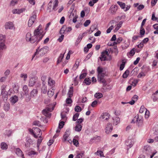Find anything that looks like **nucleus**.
I'll return each mask as SVG.
<instances>
[{
	"mask_svg": "<svg viewBox=\"0 0 158 158\" xmlns=\"http://www.w3.org/2000/svg\"><path fill=\"white\" fill-rule=\"evenodd\" d=\"M42 25H40L34 30V34L32 35L31 32H27L26 35L25 39L26 41L33 44H38L41 40L45 32H43L42 29Z\"/></svg>",
	"mask_w": 158,
	"mask_h": 158,
	"instance_id": "nucleus-1",
	"label": "nucleus"
},
{
	"mask_svg": "<svg viewBox=\"0 0 158 158\" xmlns=\"http://www.w3.org/2000/svg\"><path fill=\"white\" fill-rule=\"evenodd\" d=\"M29 131L35 138L38 137L40 134H42L41 130L37 127H33V129H29Z\"/></svg>",
	"mask_w": 158,
	"mask_h": 158,
	"instance_id": "nucleus-2",
	"label": "nucleus"
},
{
	"mask_svg": "<svg viewBox=\"0 0 158 158\" xmlns=\"http://www.w3.org/2000/svg\"><path fill=\"white\" fill-rule=\"evenodd\" d=\"M46 48H47V47H44L42 48L40 50H39V48L38 49H36V51L35 52L32 56V60L36 55L37 56L38 55V56L39 57V56H42L44 55L47 52L46 49Z\"/></svg>",
	"mask_w": 158,
	"mask_h": 158,
	"instance_id": "nucleus-3",
	"label": "nucleus"
},
{
	"mask_svg": "<svg viewBox=\"0 0 158 158\" xmlns=\"http://www.w3.org/2000/svg\"><path fill=\"white\" fill-rule=\"evenodd\" d=\"M58 4V0H55L53 3L51 1H50L48 4V8L49 9H51L52 7V10H56L57 9Z\"/></svg>",
	"mask_w": 158,
	"mask_h": 158,
	"instance_id": "nucleus-4",
	"label": "nucleus"
},
{
	"mask_svg": "<svg viewBox=\"0 0 158 158\" xmlns=\"http://www.w3.org/2000/svg\"><path fill=\"white\" fill-rule=\"evenodd\" d=\"M106 75V73L98 75V81L103 83L104 85H105L106 82V81L105 78V77Z\"/></svg>",
	"mask_w": 158,
	"mask_h": 158,
	"instance_id": "nucleus-5",
	"label": "nucleus"
},
{
	"mask_svg": "<svg viewBox=\"0 0 158 158\" xmlns=\"http://www.w3.org/2000/svg\"><path fill=\"white\" fill-rule=\"evenodd\" d=\"M36 18V15L35 13L33 14L31 16L29 19L28 23V25L29 27H31L35 21Z\"/></svg>",
	"mask_w": 158,
	"mask_h": 158,
	"instance_id": "nucleus-6",
	"label": "nucleus"
},
{
	"mask_svg": "<svg viewBox=\"0 0 158 158\" xmlns=\"http://www.w3.org/2000/svg\"><path fill=\"white\" fill-rule=\"evenodd\" d=\"M109 53L107 51L102 52L101 56L99 57L101 61H105L106 59V56H108Z\"/></svg>",
	"mask_w": 158,
	"mask_h": 158,
	"instance_id": "nucleus-7",
	"label": "nucleus"
},
{
	"mask_svg": "<svg viewBox=\"0 0 158 158\" xmlns=\"http://www.w3.org/2000/svg\"><path fill=\"white\" fill-rule=\"evenodd\" d=\"M50 108H46L45 109H44L42 111L43 114L45 116L49 117L51 116V114L50 113Z\"/></svg>",
	"mask_w": 158,
	"mask_h": 158,
	"instance_id": "nucleus-8",
	"label": "nucleus"
},
{
	"mask_svg": "<svg viewBox=\"0 0 158 158\" xmlns=\"http://www.w3.org/2000/svg\"><path fill=\"white\" fill-rule=\"evenodd\" d=\"M37 80V78L34 77L31 78L29 80V85L30 86H33L35 84Z\"/></svg>",
	"mask_w": 158,
	"mask_h": 158,
	"instance_id": "nucleus-9",
	"label": "nucleus"
},
{
	"mask_svg": "<svg viewBox=\"0 0 158 158\" xmlns=\"http://www.w3.org/2000/svg\"><path fill=\"white\" fill-rule=\"evenodd\" d=\"M113 130L112 125L111 123H108L106 127V134H109L110 132Z\"/></svg>",
	"mask_w": 158,
	"mask_h": 158,
	"instance_id": "nucleus-10",
	"label": "nucleus"
},
{
	"mask_svg": "<svg viewBox=\"0 0 158 158\" xmlns=\"http://www.w3.org/2000/svg\"><path fill=\"white\" fill-rule=\"evenodd\" d=\"M1 94L2 95V97L3 100L6 101L8 99V96L7 93L5 89H3L2 90Z\"/></svg>",
	"mask_w": 158,
	"mask_h": 158,
	"instance_id": "nucleus-11",
	"label": "nucleus"
},
{
	"mask_svg": "<svg viewBox=\"0 0 158 158\" xmlns=\"http://www.w3.org/2000/svg\"><path fill=\"white\" fill-rule=\"evenodd\" d=\"M110 114L108 113H104L101 115V118L103 120V121L107 120L109 118Z\"/></svg>",
	"mask_w": 158,
	"mask_h": 158,
	"instance_id": "nucleus-12",
	"label": "nucleus"
},
{
	"mask_svg": "<svg viewBox=\"0 0 158 158\" xmlns=\"http://www.w3.org/2000/svg\"><path fill=\"white\" fill-rule=\"evenodd\" d=\"M26 143L25 144V146L26 147H29L30 144H32L33 143V141L32 139L30 138L27 137L26 138Z\"/></svg>",
	"mask_w": 158,
	"mask_h": 158,
	"instance_id": "nucleus-13",
	"label": "nucleus"
},
{
	"mask_svg": "<svg viewBox=\"0 0 158 158\" xmlns=\"http://www.w3.org/2000/svg\"><path fill=\"white\" fill-rule=\"evenodd\" d=\"M15 151L16 153L19 156H21L22 158H24L23 152L20 148H16Z\"/></svg>",
	"mask_w": 158,
	"mask_h": 158,
	"instance_id": "nucleus-14",
	"label": "nucleus"
},
{
	"mask_svg": "<svg viewBox=\"0 0 158 158\" xmlns=\"http://www.w3.org/2000/svg\"><path fill=\"white\" fill-rule=\"evenodd\" d=\"M143 152L146 154H149L151 152L150 147L148 145L144 146Z\"/></svg>",
	"mask_w": 158,
	"mask_h": 158,
	"instance_id": "nucleus-15",
	"label": "nucleus"
},
{
	"mask_svg": "<svg viewBox=\"0 0 158 158\" xmlns=\"http://www.w3.org/2000/svg\"><path fill=\"white\" fill-rule=\"evenodd\" d=\"M11 103L14 104L16 103L18 100V97L16 95H14L10 98Z\"/></svg>",
	"mask_w": 158,
	"mask_h": 158,
	"instance_id": "nucleus-16",
	"label": "nucleus"
},
{
	"mask_svg": "<svg viewBox=\"0 0 158 158\" xmlns=\"http://www.w3.org/2000/svg\"><path fill=\"white\" fill-rule=\"evenodd\" d=\"M118 9V7L117 6L115 5H112L110 7V10L111 12L113 14H114L115 13Z\"/></svg>",
	"mask_w": 158,
	"mask_h": 158,
	"instance_id": "nucleus-17",
	"label": "nucleus"
},
{
	"mask_svg": "<svg viewBox=\"0 0 158 158\" xmlns=\"http://www.w3.org/2000/svg\"><path fill=\"white\" fill-rule=\"evenodd\" d=\"M14 27L13 23L10 22L6 23L5 25V27L6 29H12Z\"/></svg>",
	"mask_w": 158,
	"mask_h": 158,
	"instance_id": "nucleus-18",
	"label": "nucleus"
},
{
	"mask_svg": "<svg viewBox=\"0 0 158 158\" xmlns=\"http://www.w3.org/2000/svg\"><path fill=\"white\" fill-rule=\"evenodd\" d=\"M41 92L43 94H45L47 92V86L45 84L44 82L42 83V85L41 88Z\"/></svg>",
	"mask_w": 158,
	"mask_h": 158,
	"instance_id": "nucleus-19",
	"label": "nucleus"
},
{
	"mask_svg": "<svg viewBox=\"0 0 158 158\" xmlns=\"http://www.w3.org/2000/svg\"><path fill=\"white\" fill-rule=\"evenodd\" d=\"M48 85L50 86L53 87L55 85V81L54 80L52 79L51 77H48Z\"/></svg>",
	"mask_w": 158,
	"mask_h": 158,
	"instance_id": "nucleus-20",
	"label": "nucleus"
},
{
	"mask_svg": "<svg viewBox=\"0 0 158 158\" xmlns=\"http://www.w3.org/2000/svg\"><path fill=\"white\" fill-rule=\"evenodd\" d=\"M152 98L154 102L158 100V90L152 95Z\"/></svg>",
	"mask_w": 158,
	"mask_h": 158,
	"instance_id": "nucleus-21",
	"label": "nucleus"
},
{
	"mask_svg": "<svg viewBox=\"0 0 158 158\" xmlns=\"http://www.w3.org/2000/svg\"><path fill=\"white\" fill-rule=\"evenodd\" d=\"M23 11V9H14L12 10V13L14 14H20Z\"/></svg>",
	"mask_w": 158,
	"mask_h": 158,
	"instance_id": "nucleus-22",
	"label": "nucleus"
},
{
	"mask_svg": "<svg viewBox=\"0 0 158 158\" xmlns=\"http://www.w3.org/2000/svg\"><path fill=\"white\" fill-rule=\"evenodd\" d=\"M70 135V132L69 131L66 130L63 136V140L64 142L67 141L68 137Z\"/></svg>",
	"mask_w": 158,
	"mask_h": 158,
	"instance_id": "nucleus-23",
	"label": "nucleus"
},
{
	"mask_svg": "<svg viewBox=\"0 0 158 158\" xmlns=\"http://www.w3.org/2000/svg\"><path fill=\"white\" fill-rule=\"evenodd\" d=\"M38 93V90L36 89H33L30 93V97H34L36 96Z\"/></svg>",
	"mask_w": 158,
	"mask_h": 158,
	"instance_id": "nucleus-24",
	"label": "nucleus"
},
{
	"mask_svg": "<svg viewBox=\"0 0 158 158\" xmlns=\"http://www.w3.org/2000/svg\"><path fill=\"white\" fill-rule=\"evenodd\" d=\"M123 24V22L122 21H120L119 22L118 24L114 30V32H117L121 28V26H122V25Z\"/></svg>",
	"mask_w": 158,
	"mask_h": 158,
	"instance_id": "nucleus-25",
	"label": "nucleus"
},
{
	"mask_svg": "<svg viewBox=\"0 0 158 158\" xmlns=\"http://www.w3.org/2000/svg\"><path fill=\"white\" fill-rule=\"evenodd\" d=\"M126 145L129 147L131 148L133 145V142L131 139H128L125 142Z\"/></svg>",
	"mask_w": 158,
	"mask_h": 158,
	"instance_id": "nucleus-26",
	"label": "nucleus"
},
{
	"mask_svg": "<svg viewBox=\"0 0 158 158\" xmlns=\"http://www.w3.org/2000/svg\"><path fill=\"white\" fill-rule=\"evenodd\" d=\"M65 53V52L63 54L61 53L60 54V56H59L57 59V64H58L60 63L61 62L62 59L64 57Z\"/></svg>",
	"mask_w": 158,
	"mask_h": 158,
	"instance_id": "nucleus-27",
	"label": "nucleus"
},
{
	"mask_svg": "<svg viewBox=\"0 0 158 158\" xmlns=\"http://www.w3.org/2000/svg\"><path fill=\"white\" fill-rule=\"evenodd\" d=\"M75 126L74 129L76 131L79 132L82 129V127L80 124H76Z\"/></svg>",
	"mask_w": 158,
	"mask_h": 158,
	"instance_id": "nucleus-28",
	"label": "nucleus"
},
{
	"mask_svg": "<svg viewBox=\"0 0 158 158\" xmlns=\"http://www.w3.org/2000/svg\"><path fill=\"white\" fill-rule=\"evenodd\" d=\"M10 105L9 103H6L3 106L4 110L6 111H8L10 109Z\"/></svg>",
	"mask_w": 158,
	"mask_h": 158,
	"instance_id": "nucleus-29",
	"label": "nucleus"
},
{
	"mask_svg": "<svg viewBox=\"0 0 158 158\" xmlns=\"http://www.w3.org/2000/svg\"><path fill=\"white\" fill-rule=\"evenodd\" d=\"M23 91L24 92V95H27L28 94L29 90L27 85H24L23 86Z\"/></svg>",
	"mask_w": 158,
	"mask_h": 158,
	"instance_id": "nucleus-30",
	"label": "nucleus"
},
{
	"mask_svg": "<svg viewBox=\"0 0 158 158\" xmlns=\"http://www.w3.org/2000/svg\"><path fill=\"white\" fill-rule=\"evenodd\" d=\"M1 148L2 150H6L8 148V146L6 143L5 142H2L0 145Z\"/></svg>",
	"mask_w": 158,
	"mask_h": 158,
	"instance_id": "nucleus-31",
	"label": "nucleus"
},
{
	"mask_svg": "<svg viewBox=\"0 0 158 158\" xmlns=\"http://www.w3.org/2000/svg\"><path fill=\"white\" fill-rule=\"evenodd\" d=\"M73 87H70L69 89L68 93V95L69 98H71L73 95Z\"/></svg>",
	"mask_w": 158,
	"mask_h": 158,
	"instance_id": "nucleus-32",
	"label": "nucleus"
},
{
	"mask_svg": "<svg viewBox=\"0 0 158 158\" xmlns=\"http://www.w3.org/2000/svg\"><path fill=\"white\" fill-rule=\"evenodd\" d=\"M84 153V151H81L80 152L77 153L75 157L77 158H83Z\"/></svg>",
	"mask_w": 158,
	"mask_h": 158,
	"instance_id": "nucleus-33",
	"label": "nucleus"
},
{
	"mask_svg": "<svg viewBox=\"0 0 158 158\" xmlns=\"http://www.w3.org/2000/svg\"><path fill=\"white\" fill-rule=\"evenodd\" d=\"M97 71L98 73V75H99V74H102L104 73H103V68L101 67H98L97 69Z\"/></svg>",
	"mask_w": 158,
	"mask_h": 158,
	"instance_id": "nucleus-34",
	"label": "nucleus"
},
{
	"mask_svg": "<svg viewBox=\"0 0 158 158\" xmlns=\"http://www.w3.org/2000/svg\"><path fill=\"white\" fill-rule=\"evenodd\" d=\"M41 135H42V134L41 133V134L39 136V138L37 140V146L38 147H39V146H40L41 143L42 142V140L43 139V137L42 136H41Z\"/></svg>",
	"mask_w": 158,
	"mask_h": 158,
	"instance_id": "nucleus-35",
	"label": "nucleus"
},
{
	"mask_svg": "<svg viewBox=\"0 0 158 158\" xmlns=\"http://www.w3.org/2000/svg\"><path fill=\"white\" fill-rule=\"evenodd\" d=\"M120 119L118 117H115L113 118V124L117 125L120 122Z\"/></svg>",
	"mask_w": 158,
	"mask_h": 158,
	"instance_id": "nucleus-36",
	"label": "nucleus"
},
{
	"mask_svg": "<svg viewBox=\"0 0 158 158\" xmlns=\"http://www.w3.org/2000/svg\"><path fill=\"white\" fill-rule=\"evenodd\" d=\"M126 63V60L125 59L123 60L122 63L121 64L120 67L119 69L120 70H122L125 67V65Z\"/></svg>",
	"mask_w": 158,
	"mask_h": 158,
	"instance_id": "nucleus-37",
	"label": "nucleus"
},
{
	"mask_svg": "<svg viewBox=\"0 0 158 158\" xmlns=\"http://www.w3.org/2000/svg\"><path fill=\"white\" fill-rule=\"evenodd\" d=\"M101 139V137L97 135H95L93 138H92L90 140V142L93 143L94 142V140L97 139L100 140Z\"/></svg>",
	"mask_w": 158,
	"mask_h": 158,
	"instance_id": "nucleus-38",
	"label": "nucleus"
},
{
	"mask_svg": "<svg viewBox=\"0 0 158 158\" xmlns=\"http://www.w3.org/2000/svg\"><path fill=\"white\" fill-rule=\"evenodd\" d=\"M95 98L98 99L101 98L103 97V95L101 93H96L94 95Z\"/></svg>",
	"mask_w": 158,
	"mask_h": 158,
	"instance_id": "nucleus-39",
	"label": "nucleus"
},
{
	"mask_svg": "<svg viewBox=\"0 0 158 158\" xmlns=\"http://www.w3.org/2000/svg\"><path fill=\"white\" fill-rule=\"evenodd\" d=\"M95 154L98 156L99 155L101 157H104L103 152L100 150H98L95 153Z\"/></svg>",
	"mask_w": 158,
	"mask_h": 158,
	"instance_id": "nucleus-40",
	"label": "nucleus"
},
{
	"mask_svg": "<svg viewBox=\"0 0 158 158\" xmlns=\"http://www.w3.org/2000/svg\"><path fill=\"white\" fill-rule=\"evenodd\" d=\"M20 77L23 79L24 81H26L27 77V75L26 73H21L20 75Z\"/></svg>",
	"mask_w": 158,
	"mask_h": 158,
	"instance_id": "nucleus-41",
	"label": "nucleus"
},
{
	"mask_svg": "<svg viewBox=\"0 0 158 158\" xmlns=\"http://www.w3.org/2000/svg\"><path fill=\"white\" fill-rule=\"evenodd\" d=\"M54 91L53 89L50 90H48L47 93L49 97H52L54 94Z\"/></svg>",
	"mask_w": 158,
	"mask_h": 158,
	"instance_id": "nucleus-42",
	"label": "nucleus"
},
{
	"mask_svg": "<svg viewBox=\"0 0 158 158\" xmlns=\"http://www.w3.org/2000/svg\"><path fill=\"white\" fill-rule=\"evenodd\" d=\"M117 3L122 9H125L126 5L124 3L120 1H118Z\"/></svg>",
	"mask_w": 158,
	"mask_h": 158,
	"instance_id": "nucleus-43",
	"label": "nucleus"
},
{
	"mask_svg": "<svg viewBox=\"0 0 158 158\" xmlns=\"http://www.w3.org/2000/svg\"><path fill=\"white\" fill-rule=\"evenodd\" d=\"M130 73L129 71L127 70L123 75V78H126L128 76Z\"/></svg>",
	"mask_w": 158,
	"mask_h": 158,
	"instance_id": "nucleus-44",
	"label": "nucleus"
},
{
	"mask_svg": "<svg viewBox=\"0 0 158 158\" xmlns=\"http://www.w3.org/2000/svg\"><path fill=\"white\" fill-rule=\"evenodd\" d=\"M12 133V131L9 130H7L5 131V134L8 136H10Z\"/></svg>",
	"mask_w": 158,
	"mask_h": 158,
	"instance_id": "nucleus-45",
	"label": "nucleus"
},
{
	"mask_svg": "<svg viewBox=\"0 0 158 158\" xmlns=\"http://www.w3.org/2000/svg\"><path fill=\"white\" fill-rule=\"evenodd\" d=\"M5 37L2 35H0V43H5Z\"/></svg>",
	"mask_w": 158,
	"mask_h": 158,
	"instance_id": "nucleus-46",
	"label": "nucleus"
},
{
	"mask_svg": "<svg viewBox=\"0 0 158 158\" xmlns=\"http://www.w3.org/2000/svg\"><path fill=\"white\" fill-rule=\"evenodd\" d=\"M79 114L78 113H77L75 114H74L73 115V121H76L77 119V118L79 117Z\"/></svg>",
	"mask_w": 158,
	"mask_h": 158,
	"instance_id": "nucleus-47",
	"label": "nucleus"
},
{
	"mask_svg": "<svg viewBox=\"0 0 158 158\" xmlns=\"http://www.w3.org/2000/svg\"><path fill=\"white\" fill-rule=\"evenodd\" d=\"M73 143L75 146H78L79 144V142L77 139H76L74 138L73 140Z\"/></svg>",
	"mask_w": 158,
	"mask_h": 158,
	"instance_id": "nucleus-48",
	"label": "nucleus"
},
{
	"mask_svg": "<svg viewBox=\"0 0 158 158\" xmlns=\"http://www.w3.org/2000/svg\"><path fill=\"white\" fill-rule=\"evenodd\" d=\"M82 38L83 36L81 35V34H80L77 40L76 43H77V44H79L81 42Z\"/></svg>",
	"mask_w": 158,
	"mask_h": 158,
	"instance_id": "nucleus-49",
	"label": "nucleus"
},
{
	"mask_svg": "<svg viewBox=\"0 0 158 158\" xmlns=\"http://www.w3.org/2000/svg\"><path fill=\"white\" fill-rule=\"evenodd\" d=\"M80 61L79 59H77L75 62V64L74 65V68L77 69L79 64Z\"/></svg>",
	"mask_w": 158,
	"mask_h": 158,
	"instance_id": "nucleus-50",
	"label": "nucleus"
},
{
	"mask_svg": "<svg viewBox=\"0 0 158 158\" xmlns=\"http://www.w3.org/2000/svg\"><path fill=\"white\" fill-rule=\"evenodd\" d=\"M146 75L145 73L144 72H142L139 73L137 76V77L139 78L142 77H144Z\"/></svg>",
	"mask_w": 158,
	"mask_h": 158,
	"instance_id": "nucleus-51",
	"label": "nucleus"
},
{
	"mask_svg": "<svg viewBox=\"0 0 158 158\" xmlns=\"http://www.w3.org/2000/svg\"><path fill=\"white\" fill-rule=\"evenodd\" d=\"M84 81L85 83L87 85H89L91 83V80L89 78H86Z\"/></svg>",
	"mask_w": 158,
	"mask_h": 158,
	"instance_id": "nucleus-52",
	"label": "nucleus"
},
{
	"mask_svg": "<svg viewBox=\"0 0 158 158\" xmlns=\"http://www.w3.org/2000/svg\"><path fill=\"white\" fill-rule=\"evenodd\" d=\"M75 111L77 112H80L81 111V108L79 106H76L74 108Z\"/></svg>",
	"mask_w": 158,
	"mask_h": 158,
	"instance_id": "nucleus-53",
	"label": "nucleus"
},
{
	"mask_svg": "<svg viewBox=\"0 0 158 158\" xmlns=\"http://www.w3.org/2000/svg\"><path fill=\"white\" fill-rule=\"evenodd\" d=\"M149 111L147 110V109H146V111L145 114V117L146 118H148L149 116Z\"/></svg>",
	"mask_w": 158,
	"mask_h": 158,
	"instance_id": "nucleus-54",
	"label": "nucleus"
},
{
	"mask_svg": "<svg viewBox=\"0 0 158 158\" xmlns=\"http://www.w3.org/2000/svg\"><path fill=\"white\" fill-rule=\"evenodd\" d=\"M146 109L145 108V106H141L139 110V113H142Z\"/></svg>",
	"mask_w": 158,
	"mask_h": 158,
	"instance_id": "nucleus-55",
	"label": "nucleus"
},
{
	"mask_svg": "<svg viewBox=\"0 0 158 158\" xmlns=\"http://www.w3.org/2000/svg\"><path fill=\"white\" fill-rule=\"evenodd\" d=\"M83 120L84 118H81L79 119H77V121L76 122V124H80L83 122Z\"/></svg>",
	"mask_w": 158,
	"mask_h": 158,
	"instance_id": "nucleus-56",
	"label": "nucleus"
},
{
	"mask_svg": "<svg viewBox=\"0 0 158 158\" xmlns=\"http://www.w3.org/2000/svg\"><path fill=\"white\" fill-rule=\"evenodd\" d=\"M90 23V20H86L84 24V25L85 27H86L88 26V25Z\"/></svg>",
	"mask_w": 158,
	"mask_h": 158,
	"instance_id": "nucleus-57",
	"label": "nucleus"
},
{
	"mask_svg": "<svg viewBox=\"0 0 158 158\" xmlns=\"http://www.w3.org/2000/svg\"><path fill=\"white\" fill-rule=\"evenodd\" d=\"M114 27L113 25H111L110 27H109V28H108L106 30V33H110L111 31L114 28Z\"/></svg>",
	"mask_w": 158,
	"mask_h": 158,
	"instance_id": "nucleus-58",
	"label": "nucleus"
},
{
	"mask_svg": "<svg viewBox=\"0 0 158 158\" xmlns=\"http://www.w3.org/2000/svg\"><path fill=\"white\" fill-rule=\"evenodd\" d=\"M86 76V73H83L81 74L79 78L80 79H82L85 78Z\"/></svg>",
	"mask_w": 158,
	"mask_h": 158,
	"instance_id": "nucleus-59",
	"label": "nucleus"
},
{
	"mask_svg": "<svg viewBox=\"0 0 158 158\" xmlns=\"http://www.w3.org/2000/svg\"><path fill=\"white\" fill-rule=\"evenodd\" d=\"M145 32V31L144 29L143 28V27H141L140 31V35H143L144 34Z\"/></svg>",
	"mask_w": 158,
	"mask_h": 158,
	"instance_id": "nucleus-60",
	"label": "nucleus"
},
{
	"mask_svg": "<svg viewBox=\"0 0 158 158\" xmlns=\"http://www.w3.org/2000/svg\"><path fill=\"white\" fill-rule=\"evenodd\" d=\"M135 48H133L129 52V54L131 56H133L135 53Z\"/></svg>",
	"mask_w": 158,
	"mask_h": 158,
	"instance_id": "nucleus-61",
	"label": "nucleus"
},
{
	"mask_svg": "<svg viewBox=\"0 0 158 158\" xmlns=\"http://www.w3.org/2000/svg\"><path fill=\"white\" fill-rule=\"evenodd\" d=\"M95 29V26H94L92 25L90 27L89 32L90 34Z\"/></svg>",
	"mask_w": 158,
	"mask_h": 158,
	"instance_id": "nucleus-62",
	"label": "nucleus"
},
{
	"mask_svg": "<svg viewBox=\"0 0 158 158\" xmlns=\"http://www.w3.org/2000/svg\"><path fill=\"white\" fill-rule=\"evenodd\" d=\"M97 101L95 100L92 102L91 106L92 107H95L97 105Z\"/></svg>",
	"mask_w": 158,
	"mask_h": 158,
	"instance_id": "nucleus-63",
	"label": "nucleus"
},
{
	"mask_svg": "<svg viewBox=\"0 0 158 158\" xmlns=\"http://www.w3.org/2000/svg\"><path fill=\"white\" fill-rule=\"evenodd\" d=\"M72 102V100L71 98H67L66 99V103L67 104H70Z\"/></svg>",
	"mask_w": 158,
	"mask_h": 158,
	"instance_id": "nucleus-64",
	"label": "nucleus"
}]
</instances>
